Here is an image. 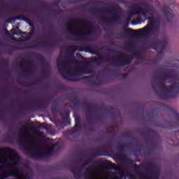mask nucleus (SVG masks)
Segmentation results:
<instances>
[{
	"mask_svg": "<svg viewBox=\"0 0 179 179\" xmlns=\"http://www.w3.org/2000/svg\"><path fill=\"white\" fill-rule=\"evenodd\" d=\"M172 65H173V66H176L177 68H179V60L176 59L172 64Z\"/></svg>",
	"mask_w": 179,
	"mask_h": 179,
	"instance_id": "412c9836",
	"label": "nucleus"
},
{
	"mask_svg": "<svg viewBox=\"0 0 179 179\" xmlns=\"http://www.w3.org/2000/svg\"><path fill=\"white\" fill-rule=\"evenodd\" d=\"M161 10L166 17V20L169 23L174 19V14L171 13V8L170 6L164 4L161 6Z\"/></svg>",
	"mask_w": 179,
	"mask_h": 179,
	"instance_id": "9d476101",
	"label": "nucleus"
},
{
	"mask_svg": "<svg viewBox=\"0 0 179 179\" xmlns=\"http://www.w3.org/2000/svg\"><path fill=\"white\" fill-rule=\"evenodd\" d=\"M175 117L177 120V121H179V115L178 113L175 112Z\"/></svg>",
	"mask_w": 179,
	"mask_h": 179,
	"instance_id": "a878e982",
	"label": "nucleus"
},
{
	"mask_svg": "<svg viewBox=\"0 0 179 179\" xmlns=\"http://www.w3.org/2000/svg\"><path fill=\"white\" fill-rule=\"evenodd\" d=\"M76 46H63L57 65L59 73L64 79L71 80L73 76L93 73V66L90 60L78 61L75 57Z\"/></svg>",
	"mask_w": 179,
	"mask_h": 179,
	"instance_id": "f257e3e1",
	"label": "nucleus"
},
{
	"mask_svg": "<svg viewBox=\"0 0 179 179\" xmlns=\"http://www.w3.org/2000/svg\"><path fill=\"white\" fill-rule=\"evenodd\" d=\"M11 31H15V29H11Z\"/></svg>",
	"mask_w": 179,
	"mask_h": 179,
	"instance_id": "473e14b6",
	"label": "nucleus"
},
{
	"mask_svg": "<svg viewBox=\"0 0 179 179\" xmlns=\"http://www.w3.org/2000/svg\"><path fill=\"white\" fill-rule=\"evenodd\" d=\"M36 32V28L34 27H32L31 29V31L28 34L29 36H34V33Z\"/></svg>",
	"mask_w": 179,
	"mask_h": 179,
	"instance_id": "aec40b11",
	"label": "nucleus"
},
{
	"mask_svg": "<svg viewBox=\"0 0 179 179\" xmlns=\"http://www.w3.org/2000/svg\"><path fill=\"white\" fill-rule=\"evenodd\" d=\"M3 8L0 9V16H3Z\"/></svg>",
	"mask_w": 179,
	"mask_h": 179,
	"instance_id": "bb28decb",
	"label": "nucleus"
},
{
	"mask_svg": "<svg viewBox=\"0 0 179 179\" xmlns=\"http://www.w3.org/2000/svg\"><path fill=\"white\" fill-rule=\"evenodd\" d=\"M55 6H58V4L57 3H55Z\"/></svg>",
	"mask_w": 179,
	"mask_h": 179,
	"instance_id": "2f4dec72",
	"label": "nucleus"
},
{
	"mask_svg": "<svg viewBox=\"0 0 179 179\" xmlns=\"http://www.w3.org/2000/svg\"><path fill=\"white\" fill-rule=\"evenodd\" d=\"M168 41H167V36H164L162 40L159 42V45H167Z\"/></svg>",
	"mask_w": 179,
	"mask_h": 179,
	"instance_id": "2eb2a0df",
	"label": "nucleus"
},
{
	"mask_svg": "<svg viewBox=\"0 0 179 179\" xmlns=\"http://www.w3.org/2000/svg\"><path fill=\"white\" fill-rule=\"evenodd\" d=\"M41 127H42V128H45V124L42 123V124H41Z\"/></svg>",
	"mask_w": 179,
	"mask_h": 179,
	"instance_id": "cd10ccee",
	"label": "nucleus"
},
{
	"mask_svg": "<svg viewBox=\"0 0 179 179\" xmlns=\"http://www.w3.org/2000/svg\"><path fill=\"white\" fill-rule=\"evenodd\" d=\"M122 3H125L126 5H133L131 8L135 10L136 13L130 12L129 13V16L132 17L135 15H138V16H144L145 20H149L150 24H148L145 27L142 29H138L136 31L131 28H124L123 31L120 33L122 37H134L137 36L138 37H149V36H157L159 31H160V27L157 26L153 22H155V17H148L153 16L156 15V8L151 7L149 4L146 3H134L129 1H121Z\"/></svg>",
	"mask_w": 179,
	"mask_h": 179,
	"instance_id": "f03ea898",
	"label": "nucleus"
},
{
	"mask_svg": "<svg viewBox=\"0 0 179 179\" xmlns=\"http://www.w3.org/2000/svg\"><path fill=\"white\" fill-rule=\"evenodd\" d=\"M111 10H113L115 13L113 16L103 17V22L108 24V26H111L113 23H117L121 20V8L120 6L112 5L107 8L92 9L90 10V13H94L95 15L103 13L109 14L111 13Z\"/></svg>",
	"mask_w": 179,
	"mask_h": 179,
	"instance_id": "0eeeda50",
	"label": "nucleus"
},
{
	"mask_svg": "<svg viewBox=\"0 0 179 179\" xmlns=\"http://www.w3.org/2000/svg\"><path fill=\"white\" fill-rule=\"evenodd\" d=\"M94 170V168L93 166H89L87 169L86 173L88 174L90 178H93V171Z\"/></svg>",
	"mask_w": 179,
	"mask_h": 179,
	"instance_id": "ddd939ff",
	"label": "nucleus"
},
{
	"mask_svg": "<svg viewBox=\"0 0 179 179\" xmlns=\"http://www.w3.org/2000/svg\"><path fill=\"white\" fill-rule=\"evenodd\" d=\"M80 129H82V127L79 125V119H76L74 128L71 130H68L66 134L67 135H72L73 134H76V132H80Z\"/></svg>",
	"mask_w": 179,
	"mask_h": 179,
	"instance_id": "9b49d317",
	"label": "nucleus"
},
{
	"mask_svg": "<svg viewBox=\"0 0 179 179\" xmlns=\"http://www.w3.org/2000/svg\"><path fill=\"white\" fill-rule=\"evenodd\" d=\"M6 33L7 34H9V31H8V29H6Z\"/></svg>",
	"mask_w": 179,
	"mask_h": 179,
	"instance_id": "c85d7f7f",
	"label": "nucleus"
},
{
	"mask_svg": "<svg viewBox=\"0 0 179 179\" xmlns=\"http://www.w3.org/2000/svg\"><path fill=\"white\" fill-rule=\"evenodd\" d=\"M59 12H60L59 10H53L51 11V13H52L53 15H58L59 13Z\"/></svg>",
	"mask_w": 179,
	"mask_h": 179,
	"instance_id": "393cba45",
	"label": "nucleus"
},
{
	"mask_svg": "<svg viewBox=\"0 0 179 179\" xmlns=\"http://www.w3.org/2000/svg\"><path fill=\"white\" fill-rule=\"evenodd\" d=\"M57 146V144L32 143L25 148V150L34 159H44L51 156Z\"/></svg>",
	"mask_w": 179,
	"mask_h": 179,
	"instance_id": "39448f33",
	"label": "nucleus"
},
{
	"mask_svg": "<svg viewBox=\"0 0 179 179\" xmlns=\"http://www.w3.org/2000/svg\"><path fill=\"white\" fill-rule=\"evenodd\" d=\"M55 34H57V32H55L52 28H50L48 34L45 36H42L41 39H42L43 41H47V40H50V38L55 37Z\"/></svg>",
	"mask_w": 179,
	"mask_h": 179,
	"instance_id": "f8f14e48",
	"label": "nucleus"
},
{
	"mask_svg": "<svg viewBox=\"0 0 179 179\" xmlns=\"http://www.w3.org/2000/svg\"><path fill=\"white\" fill-rule=\"evenodd\" d=\"M124 45H132V44H125Z\"/></svg>",
	"mask_w": 179,
	"mask_h": 179,
	"instance_id": "7c9ffc66",
	"label": "nucleus"
},
{
	"mask_svg": "<svg viewBox=\"0 0 179 179\" xmlns=\"http://www.w3.org/2000/svg\"><path fill=\"white\" fill-rule=\"evenodd\" d=\"M73 22L76 26H83L85 24V22L80 20H73Z\"/></svg>",
	"mask_w": 179,
	"mask_h": 179,
	"instance_id": "f3484780",
	"label": "nucleus"
},
{
	"mask_svg": "<svg viewBox=\"0 0 179 179\" xmlns=\"http://www.w3.org/2000/svg\"><path fill=\"white\" fill-rule=\"evenodd\" d=\"M21 136H24V138H27V133L26 131H22L20 134Z\"/></svg>",
	"mask_w": 179,
	"mask_h": 179,
	"instance_id": "5701e85b",
	"label": "nucleus"
},
{
	"mask_svg": "<svg viewBox=\"0 0 179 179\" xmlns=\"http://www.w3.org/2000/svg\"><path fill=\"white\" fill-rule=\"evenodd\" d=\"M33 171L22 167L16 150H0V179H31Z\"/></svg>",
	"mask_w": 179,
	"mask_h": 179,
	"instance_id": "7ed1b4c3",
	"label": "nucleus"
},
{
	"mask_svg": "<svg viewBox=\"0 0 179 179\" xmlns=\"http://www.w3.org/2000/svg\"><path fill=\"white\" fill-rule=\"evenodd\" d=\"M87 25L89 27L88 31H80L68 27L67 31L73 34L80 41H90V40H93V38L97 36V31L96 30V26L92 25L90 23H87Z\"/></svg>",
	"mask_w": 179,
	"mask_h": 179,
	"instance_id": "6e6552de",
	"label": "nucleus"
},
{
	"mask_svg": "<svg viewBox=\"0 0 179 179\" xmlns=\"http://www.w3.org/2000/svg\"><path fill=\"white\" fill-rule=\"evenodd\" d=\"M22 31L20 29L18 30V32L14 31L13 32V36H20V34H22Z\"/></svg>",
	"mask_w": 179,
	"mask_h": 179,
	"instance_id": "4be33fe9",
	"label": "nucleus"
},
{
	"mask_svg": "<svg viewBox=\"0 0 179 179\" xmlns=\"http://www.w3.org/2000/svg\"><path fill=\"white\" fill-rule=\"evenodd\" d=\"M94 54H95V55H98V57H99L101 59H104V61H106L107 62H109V61L112 59V64H115V65H117V66H122V65L131 64V61L133 58L143 59V53H142L141 50L134 51V56L127 55L125 53H120L115 57L113 58H111L110 55H107L106 59L100 56V51L99 50H94Z\"/></svg>",
	"mask_w": 179,
	"mask_h": 179,
	"instance_id": "423d86ee",
	"label": "nucleus"
},
{
	"mask_svg": "<svg viewBox=\"0 0 179 179\" xmlns=\"http://www.w3.org/2000/svg\"><path fill=\"white\" fill-rule=\"evenodd\" d=\"M79 2H80V1H83V0H78Z\"/></svg>",
	"mask_w": 179,
	"mask_h": 179,
	"instance_id": "72a5a7b5",
	"label": "nucleus"
},
{
	"mask_svg": "<svg viewBox=\"0 0 179 179\" xmlns=\"http://www.w3.org/2000/svg\"><path fill=\"white\" fill-rule=\"evenodd\" d=\"M89 108H90V111L87 110L86 111V117H89V113L92 111V106L90 105L88 106Z\"/></svg>",
	"mask_w": 179,
	"mask_h": 179,
	"instance_id": "b1692460",
	"label": "nucleus"
},
{
	"mask_svg": "<svg viewBox=\"0 0 179 179\" xmlns=\"http://www.w3.org/2000/svg\"><path fill=\"white\" fill-rule=\"evenodd\" d=\"M24 12H30L31 13H34V15H38V13L37 12V10L36 8H24Z\"/></svg>",
	"mask_w": 179,
	"mask_h": 179,
	"instance_id": "dca6fc26",
	"label": "nucleus"
},
{
	"mask_svg": "<svg viewBox=\"0 0 179 179\" xmlns=\"http://www.w3.org/2000/svg\"><path fill=\"white\" fill-rule=\"evenodd\" d=\"M70 24H73V21H71V22H70Z\"/></svg>",
	"mask_w": 179,
	"mask_h": 179,
	"instance_id": "c756f323",
	"label": "nucleus"
},
{
	"mask_svg": "<svg viewBox=\"0 0 179 179\" xmlns=\"http://www.w3.org/2000/svg\"><path fill=\"white\" fill-rule=\"evenodd\" d=\"M1 1H2V0H0V3H1Z\"/></svg>",
	"mask_w": 179,
	"mask_h": 179,
	"instance_id": "c9c22d12",
	"label": "nucleus"
},
{
	"mask_svg": "<svg viewBox=\"0 0 179 179\" xmlns=\"http://www.w3.org/2000/svg\"><path fill=\"white\" fill-rule=\"evenodd\" d=\"M85 164H83V167H85Z\"/></svg>",
	"mask_w": 179,
	"mask_h": 179,
	"instance_id": "f704fd0d",
	"label": "nucleus"
},
{
	"mask_svg": "<svg viewBox=\"0 0 179 179\" xmlns=\"http://www.w3.org/2000/svg\"><path fill=\"white\" fill-rule=\"evenodd\" d=\"M154 90L157 89L168 97H174L179 91V75L176 70L171 69L161 73L155 81L152 82Z\"/></svg>",
	"mask_w": 179,
	"mask_h": 179,
	"instance_id": "20e7f679",
	"label": "nucleus"
},
{
	"mask_svg": "<svg viewBox=\"0 0 179 179\" xmlns=\"http://www.w3.org/2000/svg\"><path fill=\"white\" fill-rule=\"evenodd\" d=\"M153 48H154V50L157 51L158 55H160V54H162V52H163V50H164V46L156 45V46H154Z\"/></svg>",
	"mask_w": 179,
	"mask_h": 179,
	"instance_id": "4468645a",
	"label": "nucleus"
},
{
	"mask_svg": "<svg viewBox=\"0 0 179 179\" xmlns=\"http://www.w3.org/2000/svg\"><path fill=\"white\" fill-rule=\"evenodd\" d=\"M24 22H27V23H28V24L31 26V27H34V24L33 23V22H31L30 18L25 17V20H24Z\"/></svg>",
	"mask_w": 179,
	"mask_h": 179,
	"instance_id": "a211bd4d",
	"label": "nucleus"
},
{
	"mask_svg": "<svg viewBox=\"0 0 179 179\" xmlns=\"http://www.w3.org/2000/svg\"><path fill=\"white\" fill-rule=\"evenodd\" d=\"M26 16L24 15H17L14 17H13V20H25Z\"/></svg>",
	"mask_w": 179,
	"mask_h": 179,
	"instance_id": "6ab92c4d",
	"label": "nucleus"
},
{
	"mask_svg": "<svg viewBox=\"0 0 179 179\" xmlns=\"http://www.w3.org/2000/svg\"><path fill=\"white\" fill-rule=\"evenodd\" d=\"M160 172L155 166H150L147 168L145 173L140 176V179H159Z\"/></svg>",
	"mask_w": 179,
	"mask_h": 179,
	"instance_id": "1a4fd4ad",
	"label": "nucleus"
}]
</instances>
